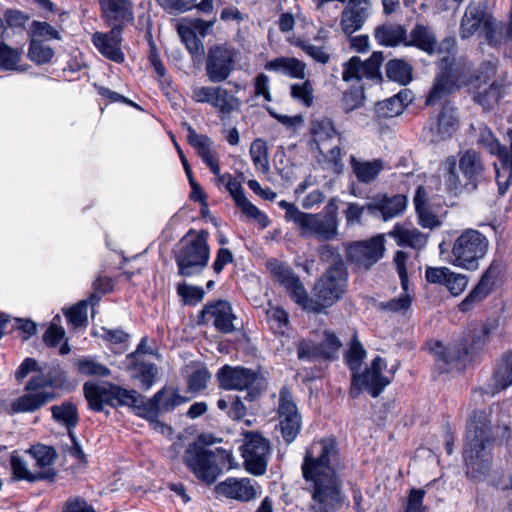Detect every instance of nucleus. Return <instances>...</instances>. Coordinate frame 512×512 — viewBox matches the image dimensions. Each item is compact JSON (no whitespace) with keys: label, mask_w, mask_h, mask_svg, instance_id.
I'll list each match as a JSON object with an SVG mask.
<instances>
[{"label":"nucleus","mask_w":512,"mask_h":512,"mask_svg":"<svg viewBox=\"0 0 512 512\" xmlns=\"http://www.w3.org/2000/svg\"><path fill=\"white\" fill-rule=\"evenodd\" d=\"M425 495L426 491L423 489H410L404 505V512H425L426 507L423 504Z\"/></svg>","instance_id":"nucleus-64"},{"label":"nucleus","mask_w":512,"mask_h":512,"mask_svg":"<svg viewBox=\"0 0 512 512\" xmlns=\"http://www.w3.org/2000/svg\"><path fill=\"white\" fill-rule=\"evenodd\" d=\"M322 359L333 360L337 357L338 351L342 346L339 338L331 331L326 330L323 333V339L317 343Z\"/></svg>","instance_id":"nucleus-48"},{"label":"nucleus","mask_w":512,"mask_h":512,"mask_svg":"<svg viewBox=\"0 0 512 512\" xmlns=\"http://www.w3.org/2000/svg\"><path fill=\"white\" fill-rule=\"evenodd\" d=\"M53 418L66 426L68 433L78 424L77 407L69 401L61 405H54L50 408Z\"/></svg>","instance_id":"nucleus-42"},{"label":"nucleus","mask_w":512,"mask_h":512,"mask_svg":"<svg viewBox=\"0 0 512 512\" xmlns=\"http://www.w3.org/2000/svg\"><path fill=\"white\" fill-rule=\"evenodd\" d=\"M268 323L276 333L283 334L289 324V315L281 307H270L266 311Z\"/></svg>","instance_id":"nucleus-53"},{"label":"nucleus","mask_w":512,"mask_h":512,"mask_svg":"<svg viewBox=\"0 0 512 512\" xmlns=\"http://www.w3.org/2000/svg\"><path fill=\"white\" fill-rule=\"evenodd\" d=\"M177 30L181 40L184 42L187 50L193 58L200 57L204 54L203 43L196 34H193V32L189 28H186V26L178 25Z\"/></svg>","instance_id":"nucleus-51"},{"label":"nucleus","mask_w":512,"mask_h":512,"mask_svg":"<svg viewBox=\"0 0 512 512\" xmlns=\"http://www.w3.org/2000/svg\"><path fill=\"white\" fill-rule=\"evenodd\" d=\"M299 360L315 361L322 359L318 344L311 339H302L296 344Z\"/></svg>","instance_id":"nucleus-58"},{"label":"nucleus","mask_w":512,"mask_h":512,"mask_svg":"<svg viewBox=\"0 0 512 512\" xmlns=\"http://www.w3.org/2000/svg\"><path fill=\"white\" fill-rule=\"evenodd\" d=\"M370 0H349L341 13L340 26L345 35L360 30L369 17Z\"/></svg>","instance_id":"nucleus-24"},{"label":"nucleus","mask_w":512,"mask_h":512,"mask_svg":"<svg viewBox=\"0 0 512 512\" xmlns=\"http://www.w3.org/2000/svg\"><path fill=\"white\" fill-rule=\"evenodd\" d=\"M331 198L320 213L304 212L296 227L303 238L329 242L339 235L338 204Z\"/></svg>","instance_id":"nucleus-9"},{"label":"nucleus","mask_w":512,"mask_h":512,"mask_svg":"<svg viewBox=\"0 0 512 512\" xmlns=\"http://www.w3.org/2000/svg\"><path fill=\"white\" fill-rule=\"evenodd\" d=\"M385 72L389 80L406 85L412 80L413 67L403 59H392L386 63Z\"/></svg>","instance_id":"nucleus-41"},{"label":"nucleus","mask_w":512,"mask_h":512,"mask_svg":"<svg viewBox=\"0 0 512 512\" xmlns=\"http://www.w3.org/2000/svg\"><path fill=\"white\" fill-rule=\"evenodd\" d=\"M487 249V238L477 230L467 229L454 241L450 262L466 270H476Z\"/></svg>","instance_id":"nucleus-12"},{"label":"nucleus","mask_w":512,"mask_h":512,"mask_svg":"<svg viewBox=\"0 0 512 512\" xmlns=\"http://www.w3.org/2000/svg\"><path fill=\"white\" fill-rule=\"evenodd\" d=\"M342 467L338 443L334 437L314 441L306 450L302 463L303 478L332 473L336 475Z\"/></svg>","instance_id":"nucleus-8"},{"label":"nucleus","mask_w":512,"mask_h":512,"mask_svg":"<svg viewBox=\"0 0 512 512\" xmlns=\"http://www.w3.org/2000/svg\"><path fill=\"white\" fill-rule=\"evenodd\" d=\"M10 463L13 476L18 480H27L29 482H35L38 480L53 481L56 476L55 469H46L35 472L30 471L27 464L19 456H11Z\"/></svg>","instance_id":"nucleus-37"},{"label":"nucleus","mask_w":512,"mask_h":512,"mask_svg":"<svg viewBox=\"0 0 512 512\" xmlns=\"http://www.w3.org/2000/svg\"><path fill=\"white\" fill-rule=\"evenodd\" d=\"M386 366V361L380 356H376L370 367L366 368L364 372L357 371L352 374L350 395L356 398L360 391L365 389L373 398L378 397L392 381L391 378L382 375Z\"/></svg>","instance_id":"nucleus-16"},{"label":"nucleus","mask_w":512,"mask_h":512,"mask_svg":"<svg viewBox=\"0 0 512 512\" xmlns=\"http://www.w3.org/2000/svg\"><path fill=\"white\" fill-rule=\"evenodd\" d=\"M309 131L311 134V144L315 145L316 150L324 155L323 146L332 139L337 138L342 143V133L338 131L335 122L327 116L315 117L310 121Z\"/></svg>","instance_id":"nucleus-25"},{"label":"nucleus","mask_w":512,"mask_h":512,"mask_svg":"<svg viewBox=\"0 0 512 512\" xmlns=\"http://www.w3.org/2000/svg\"><path fill=\"white\" fill-rule=\"evenodd\" d=\"M29 454L36 461V465L40 468L39 471L53 469L51 466L57 458V453L53 447L37 444L30 448Z\"/></svg>","instance_id":"nucleus-45"},{"label":"nucleus","mask_w":512,"mask_h":512,"mask_svg":"<svg viewBox=\"0 0 512 512\" xmlns=\"http://www.w3.org/2000/svg\"><path fill=\"white\" fill-rule=\"evenodd\" d=\"M141 398L136 390L130 389V406L137 409L139 416L149 420L153 429L159 428L162 432L167 427L157 420L159 414L170 412L187 401V398L169 387L162 388L147 401H143Z\"/></svg>","instance_id":"nucleus-10"},{"label":"nucleus","mask_w":512,"mask_h":512,"mask_svg":"<svg viewBox=\"0 0 512 512\" xmlns=\"http://www.w3.org/2000/svg\"><path fill=\"white\" fill-rule=\"evenodd\" d=\"M428 349L434 357L435 368L439 373H449L458 368L469 355L467 341H454L447 345L440 341H431L428 343Z\"/></svg>","instance_id":"nucleus-19"},{"label":"nucleus","mask_w":512,"mask_h":512,"mask_svg":"<svg viewBox=\"0 0 512 512\" xmlns=\"http://www.w3.org/2000/svg\"><path fill=\"white\" fill-rule=\"evenodd\" d=\"M509 147L501 145L490 128L482 124L478 128L477 143L488 150L491 155H496L501 163L512 170V129L508 130Z\"/></svg>","instance_id":"nucleus-26"},{"label":"nucleus","mask_w":512,"mask_h":512,"mask_svg":"<svg viewBox=\"0 0 512 512\" xmlns=\"http://www.w3.org/2000/svg\"><path fill=\"white\" fill-rule=\"evenodd\" d=\"M21 61V51L14 49L7 44L0 42V69L19 70L18 64Z\"/></svg>","instance_id":"nucleus-52"},{"label":"nucleus","mask_w":512,"mask_h":512,"mask_svg":"<svg viewBox=\"0 0 512 512\" xmlns=\"http://www.w3.org/2000/svg\"><path fill=\"white\" fill-rule=\"evenodd\" d=\"M399 246H410L415 249L423 248L427 243V237L416 229H408L396 224L390 232Z\"/></svg>","instance_id":"nucleus-39"},{"label":"nucleus","mask_w":512,"mask_h":512,"mask_svg":"<svg viewBox=\"0 0 512 512\" xmlns=\"http://www.w3.org/2000/svg\"><path fill=\"white\" fill-rule=\"evenodd\" d=\"M290 94L295 101L303 104L305 107H310L313 103V87L309 80L300 84H292Z\"/></svg>","instance_id":"nucleus-57"},{"label":"nucleus","mask_w":512,"mask_h":512,"mask_svg":"<svg viewBox=\"0 0 512 512\" xmlns=\"http://www.w3.org/2000/svg\"><path fill=\"white\" fill-rule=\"evenodd\" d=\"M268 268L274 280L284 287L290 298L307 311L321 313L339 301L346 292L347 270L326 269L315 282L312 297L309 298L300 278L290 266L277 260H271L268 262Z\"/></svg>","instance_id":"nucleus-2"},{"label":"nucleus","mask_w":512,"mask_h":512,"mask_svg":"<svg viewBox=\"0 0 512 512\" xmlns=\"http://www.w3.org/2000/svg\"><path fill=\"white\" fill-rule=\"evenodd\" d=\"M383 60L382 52H373L369 59L362 61L364 77L380 81L382 79L380 66Z\"/></svg>","instance_id":"nucleus-61"},{"label":"nucleus","mask_w":512,"mask_h":512,"mask_svg":"<svg viewBox=\"0 0 512 512\" xmlns=\"http://www.w3.org/2000/svg\"><path fill=\"white\" fill-rule=\"evenodd\" d=\"M443 167L445 186L456 196L475 192L486 180L487 166L484 158L473 148L446 157Z\"/></svg>","instance_id":"nucleus-4"},{"label":"nucleus","mask_w":512,"mask_h":512,"mask_svg":"<svg viewBox=\"0 0 512 512\" xmlns=\"http://www.w3.org/2000/svg\"><path fill=\"white\" fill-rule=\"evenodd\" d=\"M177 293L186 305H196L203 300L205 295V291L202 287L186 283L177 285Z\"/></svg>","instance_id":"nucleus-56"},{"label":"nucleus","mask_w":512,"mask_h":512,"mask_svg":"<svg viewBox=\"0 0 512 512\" xmlns=\"http://www.w3.org/2000/svg\"><path fill=\"white\" fill-rule=\"evenodd\" d=\"M90 304L88 300H82L65 313L69 322L75 327H81L87 323V307Z\"/></svg>","instance_id":"nucleus-63"},{"label":"nucleus","mask_w":512,"mask_h":512,"mask_svg":"<svg viewBox=\"0 0 512 512\" xmlns=\"http://www.w3.org/2000/svg\"><path fill=\"white\" fill-rule=\"evenodd\" d=\"M486 21H494L488 17L485 11L477 6L469 5L466 8L460 26V36L465 39L481 30L485 35L484 24Z\"/></svg>","instance_id":"nucleus-32"},{"label":"nucleus","mask_w":512,"mask_h":512,"mask_svg":"<svg viewBox=\"0 0 512 512\" xmlns=\"http://www.w3.org/2000/svg\"><path fill=\"white\" fill-rule=\"evenodd\" d=\"M190 443L183 454V462L194 476L207 485L213 484L222 473L221 464L228 457L225 450L207 449L201 441Z\"/></svg>","instance_id":"nucleus-7"},{"label":"nucleus","mask_w":512,"mask_h":512,"mask_svg":"<svg viewBox=\"0 0 512 512\" xmlns=\"http://www.w3.org/2000/svg\"><path fill=\"white\" fill-rule=\"evenodd\" d=\"M437 44L434 31L429 26L423 24H416L409 35L406 34L405 46L416 47L429 55H433L436 52Z\"/></svg>","instance_id":"nucleus-31"},{"label":"nucleus","mask_w":512,"mask_h":512,"mask_svg":"<svg viewBox=\"0 0 512 512\" xmlns=\"http://www.w3.org/2000/svg\"><path fill=\"white\" fill-rule=\"evenodd\" d=\"M407 30L404 26L394 23H386L377 26L374 30V37L378 44L387 47H396L400 44L405 46Z\"/></svg>","instance_id":"nucleus-34"},{"label":"nucleus","mask_w":512,"mask_h":512,"mask_svg":"<svg viewBox=\"0 0 512 512\" xmlns=\"http://www.w3.org/2000/svg\"><path fill=\"white\" fill-rule=\"evenodd\" d=\"M198 317L200 324H207L209 320H212L214 327L221 333L230 334L235 331L233 322L236 320V316L228 301L217 300L205 304Z\"/></svg>","instance_id":"nucleus-22"},{"label":"nucleus","mask_w":512,"mask_h":512,"mask_svg":"<svg viewBox=\"0 0 512 512\" xmlns=\"http://www.w3.org/2000/svg\"><path fill=\"white\" fill-rule=\"evenodd\" d=\"M268 71L281 72L291 78L303 79L305 77L306 65L294 57H277L265 64Z\"/></svg>","instance_id":"nucleus-36"},{"label":"nucleus","mask_w":512,"mask_h":512,"mask_svg":"<svg viewBox=\"0 0 512 512\" xmlns=\"http://www.w3.org/2000/svg\"><path fill=\"white\" fill-rule=\"evenodd\" d=\"M512 385V351L505 353L493 373V393Z\"/></svg>","instance_id":"nucleus-40"},{"label":"nucleus","mask_w":512,"mask_h":512,"mask_svg":"<svg viewBox=\"0 0 512 512\" xmlns=\"http://www.w3.org/2000/svg\"><path fill=\"white\" fill-rule=\"evenodd\" d=\"M438 103L442 104V109L438 115L437 132L442 139H445L451 137L456 130L458 118L456 116V108L447 101V97L438 101ZM433 105H435V103Z\"/></svg>","instance_id":"nucleus-38"},{"label":"nucleus","mask_w":512,"mask_h":512,"mask_svg":"<svg viewBox=\"0 0 512 512\" xmlns=\"http://www.w3.org/2000/svg\"><path fill=\"white\" fill-rule=\"evenodd\" d=\"M236 206L239 207L247 217L256 220L262 228H266L270 225L269 218L254 204H252L246 196L236 203Z\"/></svg>","instance_id":"nucleus-60"},{"label":"nucleus","mask_w":512,"mask_h":512,"mask_svg":"<svg viewBox=\"0 0 512 512\" xmlns=\"http://www.w3.org/2000/svg\"><path fill=\"white\" fill-rule=\"evenodd\" d=\"M74 365L78 373L81 375L98 377H106L110 375V370L108 367L90 357L77 359L74 362Z\"/></svg>","instance_id":"nucleus-46"},{"label":"nucleus","mask_w":512,"mask_h":512,"mask_svg":"<svg viewBox=\"0 0 512 512\" xmlns=\"http://www.w3.org/2000/svg\"><path fill=\"white\" fill-rule=\"evenodd\" d=\"M363 87H354L346 91L342 98V105L345 112H351L363 105L364 102Z\"/></svg>","instance_id":"nucleus-62"},{"label":"nucleus","mask_w":512,"mask_h":512,"mask_svg":"<svg viewBox=\"0 0 512 512\" xmlns=\"http://www.w3.org/2000/svg\"><path fill=\"white\" fill-rule=\"evenodd\" d=\"M246 470L253 475H263L267 470L270 442L258 432H246L241 447Z\"/></svg>","instance_id":"nucleus-18"},{"label":"nucleus","mask_w":512,"mask_h":512,"mask_svg":"<svg viewBox=\"0 0 512 512\" xmlns=\"http://www.w3.org/2000/svg\"><path fill=\"white\" fill-rule=\"evenodd\" d=\"M445 66L442 72L435 78L433 87L426 99V105L431 106L438 101L448 97L456 89L466 86L472 94L475 103L479 104L484 111H489L500 100L504 93V85L492 81L486 86L496 74V66L490 61L483 62L476 74L471 75L464 67L448 63L443 59Z\"/></svg>","instance_id":"nucleus-1"},{"label":"nucleus","mask_w":512,"mask_h":512,"mask_svg":"<svg viewBox=\"0 0 512 512\" xmlns=\"http://www.w3.org/2000/svg\"><path fill=\"white\" fill-rule=\"evenodd\" d=\"M495 438L485 415H474L467 424L466 443L462 453L463 471L472 481L480 482L489 474L493 463Z\"/></svg>","instance_id":"nucleus-3"},{"label":"nucleus","mask_w":512,"mask_h":512,"mask_svg":"<svg viewBox=\"0 0 512 512\" xmlns=\"http://www.w3.org/2000/svg\"><path fill=\"white\" fill-rule=\"evenodd\" d=\"M191 97L193 101L209 104L224 115L238 111L241 107V100L222 86L194 87Z\"/></svg>","instance_id":"nucleus-21"},{"label":"nucleus","mask_w":512,"mask_h":512,"mask_svg":"<svg viewBox=\"0 0 512 512\" xmlns=\"http://www.w3.org/2000/svg\"><path fill=\"white\" fill-rule=\"evenodd\" d=\"M294 45L303 50L308 56H310L316 62H319L321 64H326L329 62L330 55L326 51L324 46L314 45L310 43L309 40L304 39H297L294 42Z\"/></svg>","instance_id":"nucleus-54"},{"label":"nucleus","mask_w":512,"mask_h":512,"mask_svg":"<svg viewBox=\"0 0 512 512\" xmlns=\"http://www.w3.org/2000/svg\"><path fill=\"white\" fill-rule=\"evenodd\" d=\"M278 418L284 441L288 444L292 443L301 430L302 420L292 393L286 386L279 392Z\"/></svg>","instance_id":"nucleus-20"},{"label":"nucleus","mask_w":512,"mask_h":512,"mask_svg":"<svg viewBox=\"0 0 512 512\" xmlns=\"http://www.w3.org/2000/svg\"><path fill=\"white\" fill-rule=\"evenodd\" d=\"M404 110V104L399 96L388 98L384 101L378 102L376 105V112L380 117L392 118L400 115Z\"/></svg>","instance_id":"nucleus-55"},{"label":"nucleus","mask_w":512,"mask_h":512,"mask_svg":"<svg viewBox=\"0 0 512 512\" xmlns=\"http://www.w3.org/2000/svg\"><path fill=\"white\" fill-rule=\"evenodd\" d=\"M406 204L407 199L404 195L384 196L381 199L367 203V211L372 215L380 213L382 218L387 221L402 214Z\"/></svg>","instance_id":"nucleus-30"},{"label":"nucleus","mask_w":512,"mask_h":512,"mask_svg":"<svg viewBox=\"0 0 512 512\" xmlns=\"http://www.w3.org/2000/svg\"><path fill=\"white\" fill-rule=\"evenodd\" d=\"M218 495L239 501H249L256 496V491L249 479L228 478L215 486Z\"/></svg>","instance_id":"nucleus-29"},{"label":"nucleus","mask_w":512,"mask_h":512,"mask_svg":"<svg viewBox=\"0 0 512 512\" xmlns=\"http://www.w3.org/2000/svg\"><path fill=\"white\" fill-rule=\"evenodd\" d=\"M366 357V350L358 339L356 333H354L349 349L344 354V360L348 365L349 369L352 371V374L360 371L363 360Z\"/></svg>","instance_id":"nucleus-44"},{"label":"nucleus","mask_w":512,"mask_h":512,"mask_svg":"<svg viewBox=\"0 0 512 512\" xmlns=\"http://www.w3.org/2000/svg\"><path fill=\"white\" fill-rule=\"evenodd\" d=\"M49 387L47 377L45 375L33 376L25 385L26 394L16 399L12 405L10 414L35 412L47 403L57 398L54 391L45 390Z\"/></svg>","instance_id":"nucleus-14"},{"label":"nucleus","mask_w":512,"mask_h":512,"mask_svg":"<svg viewBox=\"0 0 512 512\" xmlns=\"http://www.w3.org/2000/svg\"><path fill=\"white\" fill-rule=\"evenodd\" d=\"M423 191H416L413 202L418 216L419 224L423 228L433 229L440 225V221L436 215V209H426L424 206Z\"/></svg>","instance_id":"nucleus-43"},{"label":"nucleus","mask_w":512,"mask_h":512,"mask_svg":"<svg viewBox=\"0 0 512 512\" xmlns=\"http://www.w3.org/2000/svg\"><path fill=\"white\" fill-rule=\"evenodd\" d=\"M250 156L254 166L263 172L268 171V148L267 144L263 139H255L250 146Z\"/></svg>","instance_id":"nucleus-49"},{"label":"nucleus","mask_w":512,"mask_h":512,"mask_svg":"<svg viewBox=\"0 0 512 512\" xmlns=\"http://www.w3.org/2000/svg\"><path fill=\"white\" fill-rule=\"evenodd\" d=\"M188 143L196 149L199 157L206 163L214 175H219L220 165L217 157L212 151L213 141L203 134H198L194 128L187 126Z\"/></svg>","instance_id":"nucleus-28"},{"label":"nucleus","mask_w":512,"mask_h":512,"mask_svg":"<svg viewBox=\"0 0 512 512\" xmlns=\"http://www.w3.org/2000/svg\"><path fill=\"white\" fill-rule=\"evenodd\" d=\"M209 234L206 230L189 231L175 252L178 274L182 277L199 275L207 267L210 258Z\"/></svg>","instance_id":"nucleus-6"},{"label":"nucleus","mask_w":512,"mask_h":512,"mask_svg":"<svg viewBox=\"0 0 512 512\" xmlns=\"http://www.w3.org/2000/svg\"><path fill=\"white\" fill-rule=\"evenodd\" d=\"M309 483L311 492V509L314 512H336L342 507L344 498L341 491V481L332 473L313 475L304 478Z\"/></svg>","instance_id":"nucleus-11"},{"label":"nucleus","mask_w":512,"mask_h":512,"mask_svg":"<svg viewBox=\"0 0 512 512\" xmlns=\"http://www.w3.org/2000/svg\"><path fill=\"white\" fill-rule=\"evenodd\" d=\"M54 56V50L41 41L32 39L29 44L28 58L37 63L45 64L51 61Z\"/></svg>","instance_id":"nucleus-50"},{"label":"nucleus","mask_w":512,"mask_h":512,"mask_svg":"<svg viewBox=\"0 0 512 512\" xmlns=\"http://www.w3.org/2000/svg\"><path fill=\"white\" fill-rule=\"evenodd\" d=\"M130 370L135 385L142 391H148L158 375L156 365L145 361H130Z\"/></svg>","instance_id":"nucleus-33"},{"label":"nucleus","mask_w":512,"mask_h":512,"mask_svg":"<svg viewBox=\"0 0 512 512\" xmlns=\"http://www.w3.org/2000/svg\"><path fill=\"white\" fill-rule=\"evenodd\" d=\"M239 50L227 43L215 44L208 48L205 73L212 83L226 81L236 69Z\"/></svg>","instance_id":"nucleus-13"},{"label":"nucleus","mask_w":512,"mask_h":512,"mask_svg":"<svg viewBox=\"0 0 512 512\" xmlns=\"http://www.w3.org/2000/svg\"><path fill=\"white\" fill-rule=\"evenodd\" d=\"M217 379L225 390L249 389L258 379L257 373L249 368L225 365L219 369Z\"/></svg>","instance_id":"nucleus-23"},{"label":"nucleus","mask_w":512,"mask_h":512,"mask_svg":"<svg viewBox=\"0 0 512 512\" xmlns=\"http://www.w3.org/2000/svg\"><path fill=\"white\" fill-rule=\"evenodd\" d=\"M83 392L89 407L95 412H101L104 405L118 407L128 401V390L109 382H86Z\"/></svg>","instance_id":"nucleus-17"},{"label":"nucleus","mask_w":512,"mask_h":512,"mask_svg":"<svg viewBox=\"0 0 512 512\" xmlns=\"http://www.w3.org/2000/svg\"><path fill=\"white\" fill-rule=\"evenodd\" d=\"M318 256L321 262L329 263V268L347 270L338 246L323 244L318 247Z\"/></svg>","instance_id":"nucleus-47"},{"label":"nucleus","mask_w":512,"mask_h":512,"mask_svg":"<svg viewBox=\"0 0 512 512\" xmlns=\"http://www.w3.org/2000/svg\"><path fill=\"white\" fill-rule=\"evenodd\" d=\"M99 3L102 16L107 24L111 26V30L107 33H94L92 35V42L106 58L115 62H123L124 53L121 50V43L127 17V1L99 0Z\"/></svg>","instance_id":"nucleus-5"},{"label":"nucleus","mask_w":512,"mask_h":512,"mask_svg":"<svg viewBox=\"0 0 512 512\" xmlns=\"http://www.w3.org/2000/svg\"><path fill=\"white\" fill-rule=\"evenodd\" d=\"M347 261L357 271H368L384 255L385 246L381 236L369 240L353 241L344 245Z\"/></svg>","instance_id":"nucleus-15"},{"label":"nucleus","mask_w":512,"mask_h":512,"mask_svg":"<svg viewBox=\"0 0 512 512\" xmlns=\"http://www.w3.org/2000/svg\"><path fill=\"white\" fill-rule=\"evenodd\" d=\"M350 163L357 180L364 184L373 182L385 169V162L382 159L364 161L352 156Z\"/></svg>","instance_id":"nucleus-35"},{"label":"nucleus","mask_w":512,"mask_h":512,"mask_svg":"<svg viewBox=\"0 0 512 512\" xmlns=\"http://www.w3.org/2000/svg\"><path fill=\"white\" fill-rule=\"evenodd\" d=\"M496 280V272L489 267L481 276L477 285L460 302L458 308L461 312L472 310L478 303L484 300L493 290Z\"/></svg>","instance_id":"nucleus-27"},{"label":"nucleus","mask_w":512,"mask_h":512,"mask_svg":"<svg viewBox=\"0 0 512 512\" xmlns=\"http://www.w3.org/2000/svg\"><path fill=\"white\" fill-rule=\"evenodd\" d=\"M489 335V329L486 326H482L480 329H475L469 338H463L459 342L467 341V348L469 349V355L476 354L480 351L487 343Z\"/></svg>","instance_id":"nucleus-59"}]
</instances>
